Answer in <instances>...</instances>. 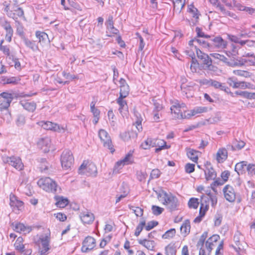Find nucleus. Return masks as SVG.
Masks as SVG:
<instances>
[{
    "mask_svg": "<svg viewBox=\"0 0 255 255\" xmlns=\"http://www.w3.org/2000/svg\"><path fill=\"white\" fill-rule=\"evenodd\" d=\"M158 200L170 211H175L177 209L178 205L177 198L171 193H167L166 191L162 190L157 195Z\"/></svg>",
    "mask_w": 255,
    "mask_h": 255,
    "instance_id": "obj_1",
    "label": "nucleus"
},
{
    "mask_svg": "<svg viewBox=\"0 0 255 255\" xmlns=\"http://www.w3.org/2000/svg\"><path fill=\"white\" fill-rule=\"evenodd\" d=\"M38 186L47 192L55 193L57 191V184L49 177L41 178L38 182Z\"/></svg>",
    "mask_w": 255,
    "mask_h": 255,
    "instance_id": "obj_2",
    "label": "nucleus"
},
{
    "mask_svg": "<svg viewBox=\"0 0 255 255\" xmlns=\"http://www.w3.org/2000/svg\"><path fill=\"white\" fill-rule=\"evenodd\" d=\"M78 172L80 174H85L87 176H96L97 167L93 162L84 161L79 168Z\"/></svg>",
    "mask_w": 255,
    "mask_h": 255,
    "instance_id": "obj_3",
    "label": "nucleus"
},
{
    "mask_svg": "<svg viewBox=\"0 0 255 255\" xmlns=\"http://www.w3.org/2000/svg\"><path fill=\"white\" fill-rule=\"evenodd\" d=\"M61 163L64 169H68L74 163V159L72 152L69 149L64 150L61 155Z\"/></svg>",
    "mask_w": 255,
    "mask_h": 255,
    "instance_id": "obj_4",
    "label": "nucleus"
},
{
    "mask_svg": "<svg viewBox=\"0 0 255 255\" xmlns=\"http://www.w3.org/2000/svg\"><path fill=\"white\" fill-rule=\"evenodd\" d=\"M197 56L199 60L203 64V68L205 69L213 70L214 66L212 65V61L209 56L206 53L202 52L199 49L195 46Z\"/></svg>",
    "mask_w": 255,
    "mask_h": 255,
    "instance_id": "obj_5",
    "label": "nucleus"
},
{
    "mask_svg": "<svg viewBox=\"0 0 255 255\" xmlns=\"http://www.w3.org/2000/svg\"><path fill=\"white\" fill-rule=\"evenodd\" d=\"M211 55L215 59H219V60L224 62L228 66L231 67L241 66L244 65V61L242 59H232L230 58V60L223 55L219 53H212Z\"/></svg>",
    "mask_w": 255,
    "mask_h": 255,
    "instance_id": "obj_6",
    "label": "nucleus"
},
{
    "mask_svg": "<svg viewBox=\"0 0 255 255\" xmlns=\"http://www.w3.org/2000/svg\"><path fill=\"white\" fill-rule=\"evenodd\" d=\"M98 135L103 142L105 147L108 148L113 153L115 151L110 136L105 129H101L99 131Z\"/></svg>",
    "mask_w": 255,
    "mask_h": 255,
    "instance_id": "obj_7",
    "label": "nucleus"
},
{
    "mask_svg": "<svg viewBox=\"0 0 255 255\" xmlns=\"http://www.w3.org/2000/svg\"><path fill=\"white\" fill-rule=\"evenodd\" d=\"M3 161L12 166L18 171L23 169L24 165L19 157L15 156L3 157Z\"/></svg>",
    "mask_w": 255,
    "mask_h": 255,
    "instance_id": "obj_8",
    "label": "nucleus"
},
{
    "mask_svg": "<svg viewBox=\"0 0 255 255\" xmlns=\"http://www.w3.org/2000/svg\"><path fill=\"white\" fill-rule=\"evenodd\" d=\"M18 2L15 0V3L12 4V11H9L8 13V16L13 19L15 22H17L18 17H23L24 11L23 9L17 5Z\"/></svg>",
    "mask_w": 255,
    "mask_h": 255,
    "instance_id": "obj_9",
    "label": "nucleus"
},
{
    "mask_svg": "<svg viewBox=\"0 0 255 255\" xmlns=\"http://www.w3.org/2000/svg\"><path fill=\"white\" fill-rule=\"evenodd\" d=\"M13 99L11 94L3 92L0 96V111L7 109Z\"/></svg>",
    "mask_w": 255,
    "mask_h": 255,
    "instance_id": "obj_10",
    "label": "nucleus"
},
{
    "mask_svg": "<svg viewBox=\"0 0 255 255\" xmlns=\"http://www.w3.org/2000/svg\"><path fill=\"white\" fill-rule=\"evenodd\" d=\"M95 246V239L91 236H88L82 243L81 250L83 253H87L93 249Z\"/></svg>",
    "mask_w": 255,
    "mask_h": 255,
    "instance_id": "obj_11",
    "label": "nucleus"
},
{
    "mask_svg": "<svg viewBox=\"0 0 255 255\" xmlns=\"http://www.w3.org/2000/svg\"><path fill=\"white\" fill-rule=\"evenodd\" d=\"M225 199L230 202H233L236 199V193L234 189L230 185H226L223 189Z\"/></svg>",
    "mask_w": 255,
    "mask_h": 255,
    "instance_id": "obj_12",
    "label": "nucleus"
},
{
    "mask_svg": "<svg viewBox=\"0 0 255 255\" xmlns=\"http://www.w3.org/2000/svg\"><path fill=\"white\" fill-rule=\"evenodd\" d=\"M228 84L233 88H242L245 89L246 88H249L251 84L243 81H237L236 78L231 77L228 79Z\"/></svg>",
    "mask_w": 255,
    "mask_h": 255,
    "instance_id": "obj_13",
    "label": "nucleus"
},
{
    "mask_svg": "<svg viewBox=\"0 0 255 255\" xmlns=\"http://www.w3.org/2000/svg\"><path fill=\"white\" fill-rule=\"evenodd\" d=\"M220 236L214 235L210 237L206 242L205 246L208 251V255H210L213 248L216 246L217 242L219 240Z\"/></svg>",
    "mask_w": 255,
    "mask_h": 255,
    "instance_id": "obj_14",
    "label": "nucleus"
},
{
    "mask_svg": "<svg viewBox=\"0 0 255 255\" xmlns=\"http://www.w3.org/2000/svg\"><path fill=\"white\" fill-rule=\"evenodd\" d=\"M37 145L44 152L47 153L50 150L51 139L48 137L42 138L38 141Z\"/></svg>",
    "mask_w": 255,
    "mask_h": 255,
    "instance_id": "obj_15",
    "label": "nucleus"
},
{
    "mask_svg": "<svg viewBox=\"0 0 255 255\" xmlns=\"http://www.w3.org/2000/svg\"><path fill=\"white\" fill-rule=\"evenodd\" d=\"M206 169L204 170L205 178L207 180H211L215 179L217 177V173L209 162H207L206 164Z\"/></svg>",
    "mask_w": 255,
    "mask_h": 255,
    "instance_id": "obj_16",
    "label": "nucleus"
},
{
    "mask_svg": "<svg viewBox=\"0 0 255 255\" xmlns=\"http://www.w3.org/2000/svg\"><path fill=\"white\" fill-rule=\"evenodd\" d=\"M170 110L172 113H174V118L177 119H184V118H188V116H186L185 113L183 115L182 112L181 110V106L179 103H175L174 105H173L171 108Z\"/></svg>",
    "mask_w": 255,
    "mask_h": 255,
    "instance_id": "obj_17",
    "label": "nucleus"
},
{
    "mask_svg": "<svg viewBox=\"0 0 255 255\" xmlns=\"http://www.w3.org/2000/svg\"><path fill=\"white\" fill-rule=\"evenodd\" d=\"M39 125L46 130H52L55 131H61V128L59 125L49 121H41L39 123Z\"/></svg>",
    "mask_w": 255,
    "mask_h": 255,
    "instance_id": "obj_18",
    "label": "nucleus"
},
{
    "mask_svg": "<svg viewBox=\"0 0 255 255\" xmlns=\"http://www.w3.org/2000/svg\"><path fill=\"white\" fill-rule=\"evenodd\" d=\"M1 25L6 31L5 37V40L8 42H10L11 41V37H12L13 33V30L11 27L10 22L7 21H4Z\"/></svg>",
    "mask_w": 255,
    "mask_h": 255,
    "instance_id": "obj_19",
    "label": "nucleus"
},
{
    "mask_svg": "<svg viewBox=\"0 0 255 255\" xmlns=\"http://www.w3.org/2000/svg\"><path fill=\"white\" fill-rule=\"evenodd\" d=\"M80 218L84 224H90L95 219L94 214L89 212H84L80 214Z\"/></svg>",
    "mask_w": 255,
    "mask_h": 255,
    "instance_id": "obj_20",
    "label": "nucleus"
},
{
    "mask_svg": "<svg viewBox=\"0 0 255 255\" xmlns=\"http://www.w3.org/2000/svg\"><path fill=\"white\" fill-rule=\"evenodd\" d=\"M125 97H119L117 100V103L119 105V111L120 113L124 116L127 115L128 111V108L127 104V102L124 100Z\"/></svg>",
    "mask_w": 255,
    "mask_h": 255,
    "instance_id": "obj_21",
    "label": "nucleus"
},
{
    "mask_svg": "<svg viewBox=\"0 0 255 255\" xmlns=\"http://www.w3.org/2000/svg\"><path fill=\"white\" fill-rule=\"evenodd\" d=\"M211 86L216 89H219L220 90L223 91L227 93H229L232 97H234V94L230 91L229 88L226 86L225 84H222L217 81L214 80L212 82Z\"/></svg>",
    "mask_w": 255,
    "mask_h": 255,
    "instance_id": "obj_22",
    "label": "nucleus"
},
{
    "mask_svg": "<svg viewBox=\"0 0 255 255\" xmlns=\"http://www.w3.org/2000/svg\"><path fill=\"white\" fill-rule=\"evenodd\" d=\"M19 104L25 110L29 112H33L36 108V104L34 102L21 101Z\"/></svg>",
    "mask_w": 255,
    "mask_h": 255,
    "instance_id": "obj_23",
    "label": "nucleus"
},
{
    "mask_svg": "<svg viewBox=\"0 0 255 255\" xmlns=\"http://www.w3.org/2000/svg\"><path fill=\"white\" fill-rule=\"evenodd\" d=\"M209 38V40L210 41V42L211 43L210 46H214L218 47H225L226 45L225 41H224L221 37L219 36L212 38L210 37Z\"/></svg>",
    "mask_w": 255,
    "mask_h": 255,
    "instance_id": "obj_24",
    "label": "nucleus"
},
{
    "mask_svg": "<svg viewBox=\"0 0 255 255\" xmlns=\"http://www.w3.org/2000/svg\"><path fill=\"white\" fill-rule=\"evenodd\" d=\"M186 151L188 157L193 162L197 163L200 152L190 148H187Z\"/></svg>",
    "mask_w": 255,
    "mask_h": 255,
    "instance_id": "obj_25",
    "label": "nucleus"
},
{
    "mask_svg": "<svg viewBox=\"0 0 255 255\" xmlns=\"http://www.w3.org/2000/svg\"><path fill=\"white\" fill-rule=\"evenodd\" d=\"M35 35L39 39V43L41 44H44L50 42L47 34L44 32L37 31L35 32Z\"/></svg>",
    "mask_w": 255,
    "mask_h": 255,
    "instance_id": "obj_26",
    "label": "nucleus"
},
{
    "mask_svg": "<svg viewBox=\"0 0 255 255\" xmlns=\"http://www.w3.org/2000/svg\"><path fill=\"white\" fill-rule=\"evenodd\" d=\"M132 153L133 151H129L122 160L117 162L116 165L122 168L125 165H128L131 163V157H132Z\"/></svg>",
    "mask_w": 255,
    "mask_h": 255,
    "instance_id": "obj_27",
    "label": "nucleus"
},
{
    "mask_svg": "<svg viewBox=\"0 0 255 255\" xmlns=\"http://www.w3.org/2000/svg\"><path fill=\"white\" fill-rule=\"evenodd\" d=\"M10 198V203L9 205L11 207H16L18 210L20 209V208L23 206V202L18 200L17 197H16L14 195L12 194H10L9 196Z\"/></svg>",
    "mask_w": 255,
    "mask_h": 255,
    "instance_id": "obj_28",
    "label": "nucleus"
},
{
    "mask_svg": "<svg viewBox=\"0 0 255 255\" xmlns=\"http://www.w3.org/2000/svg\"><path fill=\"white\" fill-rule=\"evenodd\" d=\"M138 243L148 250L151 251L153 250L155 246V243L154 241L148 240L147 239L139 240L138 241Z\"/></svg>",
    "mask_w": 255,
    "mask_h": 255,
    "instance_id": "obj_29",
    "label": "nucleus"
},
{
    "mask_svg": "<svg viewBox=\"0 0 255 255\" xmlns=\"http://www.w3.org/2000/svg\"><path fill=\"white\" fill-rule=\"evenodd\" d=\"M228 156L227 150L225 148L219 149L217 153V160L219 162H224Z\"/></svg>",
    "mask_w": 255,
    "mask_h": 255,
    "instance_id": "obj_30",
    "label": "nucleus"
},
{
    "mask_svg": "<svg viewBox=\"0 0 255 255\" xmlns=\"http://www.w3.org/2000/svg\"><path fill=\"white\" fill-rule=\"evenodd\" d=\"M247 162L245 161H241L237 163L235 165V170L238 173V175L243 174L245 171V168H247Z\"/></svg>",
    "mask_w": 255,
    "mask_h": 255,
    "instance_id": "obj_31",
    "label": "nucleus"
},
{
    "mask_svg": "<svg viewBox=\"0 0 255 255\" xmlns=\"http://www.w3.org/2000/svg\"><path fill=\"white\" fill-rule=\"evenodd\" d=\"M55 199L57 201L56 205L60 208H64L68 204V200L63 197L55 196Z\"/></svg>",
    "mask_w": 255,
    "mask_h": 255,
    "instance_id": "obj_32",
    "label": "nucleus"
},
{
    "mask_svg": "<svg viewBox=\"0 0 255 255\" xmlns=\"http://www.w3.org/2000/svg\"><path fill=\"white\" fill-rule=\"evenodd\" d=\"M24 44L32 51H35L38 49V47L35 45V42L31 41L25 37L22 38Z\"/></svg>",
    "mask_w": 255,
    "mask_h": 255,
    "instance_id": "obj_33",
    "label": "nucleus"
},
{
    "mask_svg": "<svg viewBox=\"0 0 255 255\" xmlns=\"http://www.w3.org/2000/svg\"><path fill=\"white\" fill-rule=\"evenodd\" d=\"M190 223L188 220H186L180 227V231L182 234H188L190 232Z\"/></svg>",
    "mask_w": 255,
    "mask_h": 255,
    "instance_id": "obj_34",
    "label": "nucleus"
},
{
    "mask_svg": "<svg viewBox=\"0 0 255 255\" xmlns=\"http://www.w3.org/2000/svg\"><path fill=\"white\" fill-rule=\"evenodd\" d=\"M166 255H175L176 253V247L174 244H169L165 248Z\"/></svg>",
    "mask_w": 255,
    "mask_h": 255,
    "instance_id": "obj_35",
    "label": "nucleus"
},
{
    "mask_svg": "<svg viewBox=\"0 0 255 255\" xmlns=\"http://www.w3.org/2000/svg\"><path fill=\"white\" fill-rule=\"evenodd\" d=\"M14 231L18 233L26 232L29 233V228H27L24 224L22 223H16L14 226Z\"/></svg>",
    "mask_w": 255,
    "mask_h": 255,
    "instance_id": "obj_36",
    "label": "nucleus"
},
{
    "mask_svg": "<svg viewBox=\"0 0 255 255\" xmlns=\"http://www.w3.org/2000/svg\"><path fill=\"white\" fill-rule=\"evenodd\" d=\"M173 3L174 9L181 11L185 6V0H174Z\"/></svg>",
    "mask_w": 255,
    "mask_h": 255,
    "instance_id": "obj_37",
    "label": "nucleus"
},
{
    "mask_svg": "<svg viewBox=\"0 0 255 255\" xmlns=\"http://www.w3.org/2000/svg\"><path fill=\"white\" fill-rule=\"evenodd\" d=\"M23 240L22 237H19L17 238L14 245L15 249L17 251H19L20 250H22V249H24L25 246L23 244Z\"/></svg>",
    "mask_w": 255,
    "mask_h": 255,
    "instance_id": "obj_38",
    "label": "nucleus"
},
{
    "mask_svg": "<svg viewBox=\"0 0 255 255\" xmlns=\"http://www.w3.org/2000/svg\"><path fill=\"white\" fill-rule=\"evenodd\" d=\"M43 248H45V250H49V238L47 235L40 238Z\"/></svg>",
    "mask_w": 255,
    "mask_h": 255,
    "instance_id": "obj_39",
    "label": "nucleus"
},
{
    "mask_svg": "<svg viewBox=\"0 0 255 255\" xmlns=\"http://www.w3.org/2000/svg\"><path fill=\"white\" fill-rule=\"evenodd\" d=\"M207 111H208V108H207V107H197L192 110V113L191 114H188V116L189 117H190L191 116H194L197 114L207 112Z\"/></svg>",
    "mask_w": 255,
    "mask_h": 255,
    "instance_id": "obj_40",
    "label": "nucleus"
},
{
    "mask_svg": "<svg viewBox=\"0 0 255 255\" xmlns=\"http://www.w3.org/2000/svg\"><path fill=\"white\" fill-rule=\"evenodd\" d=\"M217 7L219 8V9L221 10V11L224 14L229 15L231 17H233L234 18H236L237 16L234 13L227 10L226 8L224 7V6L222 5L221 4L219 3H218V5H217Z\"/></svg>",
    "mask_w": 255,
    "mask_h": 255,
    "instance_id": "obj_41",
    "label": "nucleus"
},
{
    "mask_svg": "<svg viewBox=\"0 0 255 255\" xmlns=\"http://www.w3.org/2000/svg\"><path fill=\"white\" fill-rule=\"evenodd\" d=\"M145 225V220L143 219H142V220L140 222L139 224L137 225V226L136 228L134 235L136 237H138L141 231H142L143 227Z\"/></svg>",
    "mask_w": 255,
    "mask_h": 255,
    "instance_id": "obj_42",
    "label": "nucleus"
},
{
    "mask_svg": "<svg viewBox=\"0 0 255 255\" xmlns=\"http://www.w3.org/2000/svg\"><path fill=\"white\" fill-rule=\"evenodd\" d=\"M188 11L191 13L192 17L196 20L199 18V13L198 9L193 4H190L188 7Z\"/></svg>",
    "mask_w": 255,
    "mask_h": 255,
    "instance_id": "obj_43",
    "label": "nucleus"
},
{
    "mask_svg": "<svg viewBox=\"0 0 255 255\" xmlns=\"http://www.w3.org/2000/svg\"><path fill=\"white\" fill-rule=\"evenodd\" d=\"M176 234V230L175 229H171L167 231L162 236L164 239H169L172 238Z\"/></svg>",
    "mask_w": 255,
    "mask_h": 255,
    "instance_id": "obj_44",
    "label": "nucleus"
},
{
    "mask_svg": "<svg viewBox=\"0 0 255 255\" xmlns=\"http://www.w3.org/2000/svg\"><path fill=\"white\" fill-rule=\"evenodd\" d=\"M129 94V86L125 85L120 86V97L126 98Z\"/></svg>",
    "mask_w": 255,
    "mask_h": 255,
    "instance_id": "obj_45",
    "label": "nucleus"
},
{
    "mask_svg": "<svg viewBox=\"0 0 255 255\" xmlns=\"http://www.w3.org/2000/svg\"><path fill=\"white\" fill-rule=\"evenodd\" d=\"M225 182L222 179H221L219 178L212 182V183L211 184V188L214 192H217L216 187L222 185Z\"/></svg>",
    "mask_w": 255,
    "mask_h": 255,
    "instance_id": "obj_46",
    "label": "nucleus"
},
{
    "mask_svg": "<svg viewBox=\"0 0 255 255\" xmlns=\"http://www.w3.org/2000/svg\"><path fill=\"white\" fill-rule=\"evenodd\" d=\"M2 42L3 40L1 41L0 44V50L2 51L5 55H7L9 59H11V56H13V55L10 53V50L8 47L5 45H2Z\"/></svg>",
    "mask_w": 255,
    "mask_h": 255,
    "instance_id": "obj_47",
    "label": "nucleus"
},
{
    "mask_svg": "<svg viewBox=\"0 0 255 255\" xmlns=\"http://www.w3.org/2000/svg\"><path fill=\"white\" fill-rule=\"evenodd\" d=\"M199 205L198 199L192 198L188 202V206L190 208L197 209Z\"/></svg>",
    "mask_w": 255,
    "mask_h": 255,
    "instance_id": "obj_48",
    "label": "nucleus"
},
{
    "mask_svg": "<svg viewBox=\"0 0 255 255\" xmlns=\"http://www.w3.org/2000/svg\"><path fill=\"white\" fill-rule=\"evenodd\" d=\"M152 213L155 216L160 215L164 211V209L157 206L152 205L151 207Z\"/></svg>",
    "mask_w": 255,
    "mask_h": 255,
    "instance_id": "obj_49",
    "label": "nucleus"
},
{
    "mask_svg": "<svg viewBox=\"0 0 255 255\" xmlns=\"http://www.w3.org/2000/svg\"><path fill=\"white\" fill-rule=\"evenodd\" d=\"M16 123L17 126H23L25 123V117L21 114L17 116Z\"/></svg>",
    "mask_w": 255,
    "mask_h": 255,
    "instance_id": "obj_50",
    "label": "nucleus"
},
{
    "mask_svg": "<svg viewBox=\"0 0 255 255\" xmlns=\"http://www.w3.org/2000/svg\"><path fill=\"white\" fill-rule=\"evenodd\" d=\"M234 147H235L236 150H240L243 148L245 145V142L242 140H235L233 141Z\"/></svg>",
    "mask_w": 255,
    "mask_h": 255,
    "instance_id": "obj_51",
    "label": "nucleus"
},
{
    "mask_svg": "<svg viewBox=\"0 0 255 255\" xmlns=\"http://www.w3.org/2000/svg\"><path fill=\"white\" fill-rule=\"evenodd\" d=\"M158 222L155 221H150L147 223V225L145 224L144 226L145 229L147 231H150V230L154 228L155 226H156L158 225Z\"/></svg>",
    "mask_w": 255,
    "mask_h": 255,
    "instance_id": "obj_52",
    "label": "nucleus"
},
{
    "mask_svg": "<svg viewBox=\"0 0 255 255\" xmlns=\"http://www.w3.org/2000/svg\"><path fill=\"white\" fill-rule=\"evenodd\" d=\"M185 172L187 173H191L195 170V164L188 163L185 165Z\"/></svg>",
    "mask_w": 255,
    "mask_h": 255,
    "instance_id": "obj_53",
    "label": "nucleus"
},
{
    "mask_svg": "<svg viewBox=\"0 0 255 255\" xmlns=\"http://www.w3.org/2000/svg\"><path fill=\"white\" fill-rule=\"evenodd\" d=\"M160 174L161 172L159 169H153L150 173V179L157 178L160 176Z\"/></svg>",
    "mask_w": 255,
    "mask_h": 255,
    "instance_id": "obj_54",
    "label": "nucleus"
},
{
    "mask_svg": "<svg viewBox=\"0 0 255 255\" xmlns=\"http://www.w3.org/2000/svg\"><path fill=\"white\" fill-rule=\"evenodd\" d=\"M204 242H205L199 240L196 246L197 248H200L199 255H206L205 250L202 249V247L204 244Z\"/></svg>",
    "mask_w": 255,
    "mask_h": 255,
    "instance_id": "obj_55",
    "label": "nucleus"
},
{
    "mask_svg": "<svg viewBox=\"0 0 255 255\" xmlns=\"http://www.w3.org/2000/svg\"><path fill=\"white\" fill-rule=\"evenodd\" d=\"M150 143H151V138L148 137L141 144L140 146L144 149H147L150 148Z\"/></svg>",
    "mask_w": 255,
    "mask_h": 255,
    "instance_id": "obj_56",
    "label": "nucleus"
},
{
    "mask_svg": "<svg viewBox=\"0 0 255 255\" xmlns=\"http://www.w3.org/2000/svg\"><path fill=\"white\" fill-rule=\"evenodd\" d=\"M196 42L198 43L199 45H202L203 47H210V45L211 43L208 41L203 40L201 39H199L196 38Z\"/></svg>",
    "mask_w": 255,
    "mask_h": 255,
    "instance_id": "obj_57",
    "label": "nucleus"
},
{
    "mask_svg": "<svg viewBox=\"0 0 255 255\" xmlns=\"http://www.w3.org/2000/svg\"><path fill=\"white\" fill-rule=\"evenodd\" d=\"M195 31L197 32L198 37H205L207 38H210V35L205 34V33L202 31V29L199 27H197L196 28Z\"/></svg>",
    "mask_w": 255,
    "mask_h": 255,
    "instance_id": "obj_58",
    "label": "nucleus"
},
{
    "mask_svg": "<svg viewBox=\"0 0 255 255\" xmlns=\"http://www.w3.org/2000/svg\"><path fill=\"white\" fill-rule=\"evenodd\" d=\"M213 80L212 79H200L197 81V82L201 85H206V86H211L212 85V82H213Z\"/></svg>",
    "mask_w": 255,
    "mask_h": 255,
    "instance_id": "obj_59",
    "label": "nucleus"
},
{
    "mask_svg": "<svg viewBox=\"0 0 255 255\" xmlns=\"http://www.w3.org/2000/svg\"><path fill=\"white\" fill-rule=\"evenodd\" d=\"M222 216L220 214L216 215L214 218V226L216 227L219 226L222 221Z\"/></svg>",
    "mask_w": 255,
    "mask_h": 255,
    "instance_id": "obj_60",
    "label": "nucleus"
},
{
    "mask_svg": "<svg viewBox=\"0 0 255 255\" xmlns=\"http://www.w3.org/2000/svg\"><path fill=\"white\" fill-rule=\"evenodd\" d=\"M247 170L248 174L251 175H253L255 172V164H247Z\"/></svg>",
    "mask_w": 255,
    "mask_h": 255,
    "instance_id": "obj_61",
    "label": "nucleus"
},
{
    "mask_svg": "<svg viewBox=\"0 0 255 255\" xmlns=\"http://www.w3.org/2000/svg\"><path fill=\"white\" fill-rule=\"evenodd\" d=\"M133 207H130V209L133 210V212L136 216L141 217L143 215V210L141 208L136 207L135 209H133Z\"/></svg>",
    "mask_w": 255,
    "mask_h": 255,
    "instance_id": "obj_62",
    "label": "nucleus"
},
{
    "mask_svg": "<svg viewBox=\"0 0 255 255\" xmlns=\"http://www.w3.org/2000/svg\"><path fill=\"white\" fill-rule=\"evenodd\" d=\"M232 51L230 52L231 56H229V57L232 58V59H239L238 58H236V56L238 54V52L236 46L234 45H232Z\"/></svg>",
    "mask_w": 255,
    "mask_h": 255,
    "instance_id": "obj_63",
    "label": "nucleus"
},
{
    "mask_svg": "<svg viewBox=\"0 0 255 255\" xmlns=\"http://www.w3.org/2000/svg\"><path fill=\"white\" fill-rule=\"evenodd\" d=\"M207 195L209 196V199L211 201L212 206L214 207L217 203V198L216 196L213 195L211 192L207 193Z\"/></svg>",
    "mask_w": 255,
    "mask_h": 255,
    "instance_id": "obj_64",
    "label": "nucleus"
}]
</instances>
